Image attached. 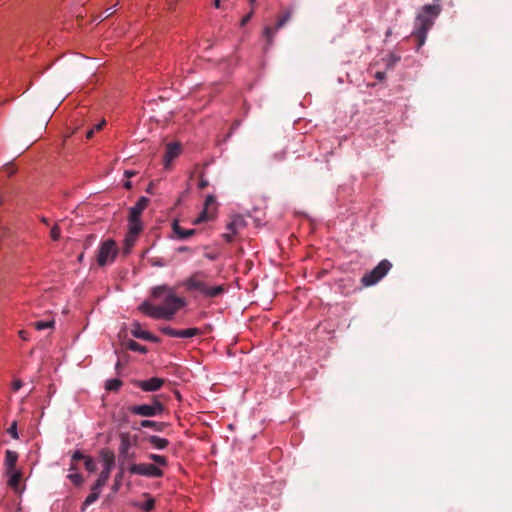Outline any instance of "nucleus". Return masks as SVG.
Returning <instances> with one entry per match:
<instances>
[{"label":"nucleus","instance_id":"nucleus-29","mask_svg":"<svg viewBox=\"0 0 512 512\" xmlns=\"http://www.w3.org/2000/svg\"><path fill=\"white\" fill-rule=\"evenodd\" d=\"M148 458L150 460H152L153 462H155L156 464L160 465V466H167L168 465L167 458L165 456H163V455L149 454Z\"/></svg>","mask_w":512,"mask_h":512},{"label":"nucleus","instance_id":"nucleus-7","mask_svg":"<svg viewBox=\"0 0 512 512\" xmlns=\"http://www.w3.org/2000/svg\"><path fill=\"white\" fill-rule=\"evenodd\" d=\"M165 410L164 405L158 400L157 397H153L151 404L134 405L129 407V411L132 414L140 415L143 417H153L163 413Z\"/></svg>","mask_w":512,"mask_h":512},{"label":"nucleus","instance_id":"nucleus-43","mask_svg":"<svg viewBox=\"0 0 512 512\" xmlns=\"http://www.w3.org/2000/svg\"><path fill=\"white\" fill-rule=\"evenodd\" d=\"M87 456L83 455L80 451H76L74 452L73 456H72V459L74 461H77V460H80V459H85Z\"/></svg>","mask_w":512,"mask_h":512},{"label":"nucleus","instance_id":"nucleus-12","mask_svg":"<svg viewBox=\"0 0 512 512\" xmlns=\"http://www.w3.org/2000/svg\"><path fill=\"white\" fill-rule=\"evenodd\" d=\"M143 226L139 224L128 225V232L124 239L123 254L128 255L131 252L132 247L135 245L136 240Z\"/></svg>","mask_w":512,"mask_h":512},{"label":"nucleus","instance_id":"nucleus-20","mask_svg":"<svg viewBox=\"0 0 512 512\" xmlns=\"http://www.w3.org/2000/svg\"><path fill=\"white\" fill-rule=\"evenodd\" d=\"M168 426L165 422H156L151 420H142L140 422V427L143 428H152L155 431L162 432Z\"/></svg>","mask_w":512,"mask_h":512},{"label":"nucleus","instance_id":"nucleus-50","mask_svg":"<svg viewBox=\"0 0 512 512\" xmlns=\"http://www.w3.org/2000/svg\"><path fill=\"white\" fill-rule=\"evenodd\" d=\"M153 187H154V184H153V182H151V183L148 185V187H147V189H146V192H147V193L152 194V193H153Z\"/></svg>","mask_w":512,"mask_h":512},{"label":"nucleus","instance_id":"nucleus-14","mask_svg":"<svg viewBox=\"0 0 512 512\" xmlns=\"http://www.w3.org/2000/svg\"><path fill=\"white\" fill-rule=\"evenodd\" d=\"M164 382L165 381L162 378L153 377L148 380L135 381V385L145 392H154L159 390L163 386Z\"/></svg>","mask_w":512,"mask_h":512},{"label":"nucleus","instance_id":"nucleus-6","mask_svg":"<svg viewBox=\"0 0 512 512\" xmlns=\"http://www.w3.org/2000/svg\"><path fill=\"white\" fill-rule=\"evenodd\" d=\"M118 254V248L116 242L112 239H108L101 243L98 254L97 263L99 266H105L112 263Z\"/></svg>","mask_w":512,"mask_h":512},{"label":"nucleus","instance_id":"nucleus-41","mask_svg":"<svg viewBox=\"0 0 512 512\" xmlns=\"http://www.w3.org/2000/svg\"><path fill=\"white\" fill-rule=\"evenodd\" d=\"M123 477V470H121L115 477V485H114V489L116 490L118 487H119V484H120V481Z\"/></svg>","mask_w":512,"mask_h":512},{"label":"nucleus","instance_id":"nucleus-13","mask_svg":"<svg viewBox=\"0 0 512 512\" xmlns=\"http://www.w3.org/2000/svg\"><path fill=\"white\" fill-rule=\"evenodd\" d=\"M139 310L151 318L168 320L169 314L166 313L162 306L153 305L148 301L143 302L139 306Z\"/></svg>","mask_w":512,"mask_h":512},{"label":"nucleus","instance_id":"nucleus-46","mask_svg":"<svg viewBox=\"0 0 512 512\" xmlns=\"http://www.w3.org/2000/svg\"><path fill=\"white\" fill-rule=\"evenodd\" d=\"M104 125H105V120H102L100 123L94 125V127L92 129H94V132L99 131L103 128Z\"/></svg>","mask_w":512,"mask_h":512},{"label":"nucleus","instance_id":"nucleus-33","mask_svg":"<svg viewBox=\"0 0 512 512\" xmlns=\"http://www.w3.org/2000/svg\"><path fill=\"white\" fill-rule=\"evenodd\" d=\"M84 466L86 468V470H88L89 472H94L96 470V463L95 461L87 456L85 459H84Z\"/></svg>","mask_w":512,"mask_h":512},{"label":"nucleus","instance_id":"nucleus-28","mask_svg":"<svg viewBox=\"0 0 512 512\" xmlns=\"http://www.w3.org/2000/svg\"><path fill=\"white\" fill-rule=\"evenodd\" d=\"M122 386V381L119 379H110L106 382L105 388L108 391H118Z\"/></svg>","mask_w":512,"mask_h":512},{"label":"nucleus","instance_id":"nucleus-23","mask_svg":"<svg viewBox=\"0 0 512 512\" xmlns=\"http://www.w3.org/2000/svg\"><path fill=\"white\" fill-rule=\"evenodd\" d=\"M201 334V330L199 328H188L183 330H177L178 338H192L194 336H198Z\"/></svg>","mask_w":512,"mask_h":512},{"label":"nucleus","instance_id":"nucleus-4","mask_svg":"<svg viewBox=\"0 0 512 512\" xmlns=\"http://www.w3.org/2000/svg\"><path fill=\"white\" fill-rule=\"evenodd\" d=\"M292 16H293V9L285 8L277 16V21L274 26H266L264 28L263 37L265 38L268 46H271L273 44V40H274L276 33L292 19Z\"/></svg>","mask_w":512,"mask_h":512},{"label":"nucleus","instance_id":"nucleus-37","mask_svg":"<svg viewBox=\"0 0 512 512\" xmlns=\"http://www.w3.org/2000/svg\"><path fill=\"white\" fill-rule=\"evenodd\" d=\"M68 478L77 486L81 485L83 482V477L78 473L70 474Z\"/></svg>","mask_w":512,"mask_h":512},{"label":"nucleus","instance_id":"nucleus-22","mask_svg":"<svg viewBox=\"0 0 512 512\" xmlns=\"http://www.w3.org/2000/svg\"><path fill=\"white\" fill-rule=\"evenodd\" d=\"M214 216H215L214 211H211L207 208H203L202 212L199 214V216L197 218L194 219L193 223L200 224L203 222H207V221L212 220L214 218Z\"/></svg>","mask_w":512,"mask_h":512},{"label":"nucleus","instance_id":"nucleus-10","mask_svg":"<svg viewBox=\"0 0 512 512\" xmlns=\"http://www.w3.org/2000/svg\"><path fill=\"white\" fill-rule=\"evenodd\" d=\"M186 302L183 298L178 297L174 294L173 290H171L164 299V305L162 307L166 311L168 316V320H172L176 312L185 306Z\"/></svg>","mask_w":512,"mask_h":512},{"label":"nucleus","instance_id":"nucleus-48","mask_svg":"<svg viewBox=\"0 0 512 512\" xmlns=\"http://www.w3.org/2000/svg\"><path fill=\"white\" fill-rule=\"evenodd\" d=\"M19 336L23 339V340H28V335H27V332L24 331V330H20L19 331Z\"/></svg>","mask_w":512,"mask_h":512},{"label":"nucleus","instance_id":"nucleus-40","mask_svg":"<svg viewBox=\"0 0 512 512\" xmlns=\"http://www.w3.org/2000/svg\"><path fill=\"white\" fill-rule=\"evenodd\" d=\"M252 15H253V9L250 11V13H248L247 15H245L242 18L240 25L245 26L250 21Z\"/></svg>","mask_w":512,"mask_h":512},{"label":"nucleus","instance_id":"nucleus-3","mask_svg":"<svg viewBox=\"0 0 512 512\" xmlns=\"http://www.w3.org/2000/svg\"><path fill=\"white\" fill-rule=\"evenodd\" d=\"M391 268L392 263L387 259H383L374 269L363 275L361 278L362 285L364 287H370L377 284L387 275Z\"/></svg>","mask_w":512,"mask_h":512},{"label":"nucleus","instance_id":"nucleus-42","mask_svg":"<svg viewBox=\"0 0 512 512\" xmlns=\"http://www.w3.org/2000/svg\"><path fill=\"white\" fill-rule=\"evenodd\" d=\"M22 386H23V383L19 379L13 381V383H12V388L14 391H18Z\"/></svg>","mask_w":512,"mask_h":512},{"label":"nucleus","instance_id":"nucleus-25","mask_svg":"<svg viewBox=\"0 0 512 512\" xmlns=\"http://www.w3.org/2000/svg\"><path fill=\"white\" fill-rule=\"evenodd\" d=\"M99 495H100L99 490L92 489V492L87 496V498L83 502L82 511H84L88 506H90L92 503H94L96 500H98Z\"/></svg>","mask_w":512,"mask_h":512},{"label":"nucleus","instance_id":"nucleus-52","mask_svg":"<svg viewBox=\"0 0 512 512\" xmlns=\"http://www.w3.org/2000/svg\"><path fill=\"white\" fill-rule=\"evenodd\" d=\"M123 186L126 189H131L132 183H131V181H126V182H124Z\"/></svg>","mask_w":512,"mask_h":512},{"label":"nucleus","instance_id":"nucleus-55","mask_svg":"<svg viewBox=\"0 0 512 512\" xmlns=\"http://www.w3.org/2000/svg\"><path fill=\"white\" fill-rule=\"evenodd\" d=\"M250 5L253 7L255 5L256 0H249Z\"/></svg>","mask_w":512,"mask_h":512},{"label":"nucleus","instance_id":"nucleus-56","mask_svg":"<svg viewBox=\"0 0 512 512\" xmlns=\"http://www.w3.org/2000/svg\"><path fill=\"white\" fill-rule=\"evenodd\" d=\"M112 14H113V11H109L105 17H109Z\"/></svg>","mask_w":512,"mask_h":512},{"label":"nucleus","instance_id":"nucleus-11","mask_svg":"<svg viewBox=\"0 0 512 512\" xmlns=\"http://www.w3.org/2000/svg\"><path fill=\"white\" fill-rule=\"evenodd\" d=\"M149 203V198L145 196L139 198L137 203L129 209L128 225L139 224L140 226H143L140 217L142 212L149 205Z\"/></svg>","mask_w":512,"mask_h":512},{"label":"nucleus","instance_id":"nucleus-36","mask_svg":"<svg viewBox=\"0 0 512 512\" xmlns=\"http://www.w3.org/2000/svg\"><path fill=\"white\" fill-rule=\"evenodd\" d=\"M154 507H155V500L151 497H149L148 500L141 506V508L146 512L151 511L152 509H154Z\"/></svg>","mask_w":512,"mask_h":512},{"label":"nucleus","instance_id":"nucleus-51","mask_svg":"<svg viewBox=\"0 0 512 512\" xmlns=\"http://www.w3.org/2000/svg\"><path fill=\"white\" fill-rule=\"evenodd\" d=\"M186 251H190V248L187 246H181L178 248V252H186Z\"/></svg>","mask_w":512,"mask_h":512},{"label":"nucleus","instance_id":"nucleus-58","mask_svg":"<svg viewBox=\"0 0 512 512\" xmlns=\"http://www.w3.org/2000/svg\"><path fill=\"white\" fill-rule=\"evenodd\" d=\"M120 362L118 361L117 364H116V368H120Z\"/></svg>","mask_w":512,"mask_h":512},{"label":"nucleus","instance_id":"nucleus-26","mask_svg":"<svg viewBox=\"0 0 512 512\" xmlns=\"http://www.w3.org/2000/svg\"><path fill=\"white\" fill-rule=\"evenodd\" d=\"M146 333H148V331H143L142 328H141V325L140 323L138 322H134L132 324V328H131V334L135 337V338H139V339H144Z\"/></svg>","mask_w":512,"mask_h":512},{"label":"nucleus","instance_id":"nucleus-19","mask_svg":"<svg viewBox=\"0 0 512 512\" xmlns=\"http://www.w3.org/2000/svg\"><path fill=\"white\" fill-rule=\"evenodd\" d=\"M18 459V454L15 451L7 450L5 452V467L6 472H11L16 470V463Z\"/></svg>","mask_w":512,"mask_h":512},{"label":"nucleus","instance_id":"nucleus-59","mask_svg":"<svg viewBox=\"0 0 512 512\" xmlns=\"http://www.w3.org/2000/svg\"><path fill=\"white\" fill-rule=\"evenodd\" d=\"M82 258H83V254H81V255L79 256V260L81 261V260H82Z\"/></svg>","mask_w":512,"mask_h":512},{"label":"nucleus","instance_id":"nucleus-32","mask_svg":"<svg viewBox=\"0 0 512 512\" xmlns=\"http://www.w3.org/2000/svg\"><path fill=\"white\" fill-rule=\"evenodd\" d=\"M60 236L61 229L57 224H55L50 230V237L53 241H58L60 239Z\"/></svg>","mask_w":512,"mask_h":512},{"label":"nucleus","instance_id":"nucleus-15","mask_svg":"<svg viewBox=\"0 0 512 512\" xmlns=\"http://www.w3.org/2000/svg\"><path fill=\"white\" fill-rule=\"evenodd\" d=\"M181 152V146L179 143H169L166 147V152L164 155V164L165 167L168 168L170 163L179 156Z\"/></svg>","mask_w":512,"mask_h":512},{"label":"nucleus","instance_id":"nucleus-24","mask_svg":"<svg viewBox=\"0 0 512 512\" xmlns=\"http://www.w3.org/2000/svg\"><path fill=\"white\" fill-rule=\"evenodd\" d=\"M126 347L131 351L140 352L142 354H145L148 351V349L145 346L140 345L138 342L134 340H129L126 343Z\"/></svg>","mask_w":512,"mask_h":512},{"label":"nucleus","instance_id":"nucleus-57","mask_svg":"<svg viewBox=\"0 0 512 512\" xmlns=\"http://www.w3.org/2000/svg\"><path fill=\"white\" fill-rule=\"evenodd\" d=\"M389 35H391V30H388V31L386 32V36H389Z\"/></svg>","mask_w":512,"mask_h":512},{"label":"nucleus","instance_id":"nucleus-53","mask_svg":"<svg viewBox=\"0 0 512 512\" xmlns=\"http://www.w3.org/2000/svg\"><path fill=\"white\" fill-rule=\"evenodd\" d=\"M214 6H215L216 8H220V0H215V1H214Z\"/></svg>","mask_w":512,"mask_h":512},{"label":"nucleus","instance_id":"nucleus-17","mask_svg":"<svg viewBox=\"0 0 512 512\" xmlns=\"http://www.w3.org/2000/svg\"><path fill=\"white\" fill-rule=\"evenodd\" d=\"M173 232L175 233L176 237L180 240H185L191 236H193L196 233L195 229H184L182 228L178 221H174L172 225Z\"/></svg>","mask_w":512,"mask_h":512},{"label":"nucleus","instance_id":"nucleus-34","mask_svg":"<svg viewBox=\"0 0 512 512\" xmlns=\"http://www.w3.org/2000/svg\"><path fill=\"white\" fill-rule=\"evenodd\" d=\"M160 331L170 337H176L177 336V329H174L170 326H164L160 328Z\"/></svg>","mask_w":512,"mask_h":512},{"label":"nucleus","instance_id":"nucleus-44","mask_svg":"<svg viewBox=\"0 0 512 512\" xmlns=\"http://www.w3.org/2000/svg\"><path fill=\"white\" fill-rule=\"evenodd\" d=\"M208 185H209L208 180H206L203 177H201L200 181H199V188L200 189H205Z\"/></svg>","mask_w":512,"mask_h":512},{"label":"nucleus","instance_id":"nucleus-16","mask_svg":"<svg viewBox=\"0 0 512 512\" xmlns=\"http://www.w3.org/2000/svg\"><path fill=\"white\" fill-rule=\"evenodd\" d=\"M131 446H132V443H131L129 434L122 433L120 435V446H119L120 455L125 458H128V459H133L134 453L129 452Z\"/></svg>","mask_w":512,"mask_h":512},{"label":"nucleus","instance_id":"nucleus-38","mask_svg":"<svg viewBox=\"0 0 512 512\" xmlns=\"http://www.w3.org/2000/svg\"><path fill=\"white\" fill-rule=\"evenodd\" d=\"M152 266H156V267H163L166 265V263L164 262V260L162 258H153L150 260Z\"/></svg>","mask_w":512,"mask_h":512},{"label":"nucleus","instance_id":"nucleus-1","mask_svg":"<svg viewBox=\"0 0 512 512\" xmlns=\"http://www.w3.org/2000/svg\"><path fill=\"white\" fill-rule=\"evenodd\" d=\"M440 13L441 6L438 4H427L422 7L421 12L416 17L413 31V36L418 42V48L424 45L427 33Z\"/></svg>","mask_w":512,"mask_h":512},{"label":"nucleus","instance_id":"nucleus-27","mask_svg":"<svg viewBox=\"0 0 512 512\" xmlns=\"http://www.w3.org/2000/svg\"><path fill=\"white\" fill-rule=\"evenodd\" d=\"M172 289L167 285L156 286L152 289V296L154 298H160L164 293H169Z\"/></svg>","mask_w":512,"mask_h":512},{"label":"nucleus","instance_id":"nucleus-47","mask_svg":"<svg viewBox=\"0 0 512 512\" xmlns=\"http://www.w3.org/2000/svg\"><path fill=\"white\" fill-rule=\"evenodd\" d=\"M135 174H136V172H135V171H131V170H126V171L124 172V175H125V177H127V178H131V177H133Z\"/></svg>","mask_w":512,"mask_h":512},{"label":"nucleus","instance_id":"nucleus-18","mask_svg":"<svg viewBox=\"0 0 512 512\" xmlns=\"http://www.w3.org/2000/svg\"><path fill=\"white\" fill-rule=\"evenodd\" d=\"M145 440L155 449L163 450L169 445V441L156 435H149Z\"/></svg>","mask_w":512,"mask_h":512},{"label":"nucleus","instance_id":"nucleus-30","mask_svg":"<svg viewBox=\"0 0 512 512\" xmlns=\"http://www.w3.org/2000/svg\"><path fill=\"white\" fill-rule=\"evenodd\" d=\"M55 322L53 320L50 321H37L33 324L35 329L37 330H44L47 328H53Z\"/></svg>","mask_w":512,"mask_h":512},{"label":"nucleus","instance_id":"nucleus-35","mask_svg":"<svg viewBox=\"0 0 512 512\" xmlns=\"http://www.w3.org/2000/svg\"><path fill=\"white\" fill-rule=\"evenodd\" d=\"M7 433L11 435L12 438L18 439V432H17V422L13 421L10 427L7 429Z\"/></svg>","mask_w":512,"mask_h":512},{"label":"nucleus","instance_id":"nucleus-39","mask_svg":"<svg viewBox=\"0 0 512 512\" xmlns=\"http://www.w3.org/2000/svg\"><path fill=\"white\" fill-rule=\"evenodd\" d=\"M143 340H147V341H150V342H159V338L154 336L152 333L148 332L146 333L145 337Z\"/></svg>","mask_w":512,"mask_h":512},{"label":"nucleus","instance_id":"nucleus-8","mask_svg":"<svg viewBox=\"0 0 512 512\" xmlns=\"http://www.w3.org/2000/svg\"><path fill=\"white\" fill-rule=\"evenodd\" d=\"M247 223L241 215H234L231 217L230 222L226 225L227 232L222 235L224 240L231 243L235 236L246 227Z\"/></svg>","mask_w":512,"mask_h":512},{"label":"nucleus","instance_id":"nucleus-54","mask_svg":"<svg viewBox=\"0 0 512 512\" xmlns=\"http://www.w3.org/2000/svg\"><path fill=\"white\" fill-rule=\"evenodd\" d=\"M41 221H42L44 224H46V225H48V224H49L48 219H47V218H45V217H43V218L41 219Z\"/></svg>","mask_w":512,"mask_h":512},{"label":"nucleus","instance_id":"nucleus-31","mask_svg":"<svg viewBox=\"0 0 512 512\" xmlns=\"http://www.w3.org/2000/svg\"><path fill=\"white\" fill-rule=\"evenodd\" d=\"M204 208H207L211 211H214L216 213V199L213 195H208L206 197Z\"/></svg>","mask_w":512,"mask_h":512},{"label":"nucleus","instance_id":"nucleus-45","mask_svg":"<svg viewBox=\"0 0 512 512\" xmlns=\"http://www.w3.org/2000/svg\"><path fill=\"white\" fill-rule=\"evenodd\" d=\"M385 77H386V74L383 71H378L375 73V78L379 81H383L385 79Z\"/></svg>","mask_w":512,"mask_h":512},{"label":"nucleus","instance_id":"nucleus-9","mask_svg":"<svg viewBox=\"0 0 512 512\" xmlns=\"http://www.w3.org/2000/svg\"><path fill=\"white\" fill-rule=\"evenodd\" d=\"M129 472L135 475H141L146 477L159 478L163 476V471L154 464L140 463L132 464L129 467Z\"/></svg>","mask_w":512,"mask_h":512},{"label":"nucleus","instance_id":"nucleus-5","mask_svg":"<svg viewBox=\"0 0 512 512\" xmlns=\"http://www.w3.org/2000/svg\"><path fill=\"white\" fill-rule=\"evenodd\" d=\"M101 457L104 464V468L99 474V477L93 485V490H100L108 481L111 470L115 463V455L110 450H102Z\"/></svg>","mask_w":512,"mask_h":512},{"label":"nucleus","instance_id":"nucleus-2","mask_svg":"<svg viewBox=\"0 0 512 512\" xmlns=\"http://www.w3.org/2000/svg\"><path fill=\"white\" fill-rule=\"evenodd\" d=\"M203 272H196L191 275L185 282V287L190 291H199L205 297L213 298L224 293L223 285L209 286L204 280Z\"/></svg>","mask_w":512,"mask_h":512},{"label":"nucleus","instance_id":"nucleus-49","mask_svg":"<svg viewBox=\"0 0 512 512\" xmlns=\"http://www.w3.org/2000/svg\"><path fill=\"white\" fill-rule=\"evenodd\" d=\"M94 135V129H89L87 132H86V138L87 139H91Z\"/></svg>","mask_w":512,"mask_h":512},{"label":"nucleus","instance_id":"nucleus-21","mask_svg":"<svg viewBox=\"0 0 512 512\" xmlns=\"http://www.w3.org/2000/svg\"><path fill=\"white\" fill-rule=\"evenodd\" d=\"M6 474L9 476L8 485L12 489L17 490L22 477L21 472L18 470H13L11 472H6Z\"/></svg>","mask_w":512,"mask_h":512}]
</instances>
